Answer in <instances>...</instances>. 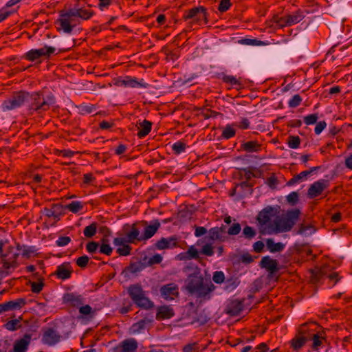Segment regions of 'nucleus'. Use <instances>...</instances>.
Masks as SVG:
<instances>
[{
  "label": "nucleus",
  "instance_id": "9d476101",
  "mask_svg": "<svg viewBox=\"0 0 352 352\" xmlns=\"http://www.w3.org/2000/svg\"><path fill=\"white\" fill-rule=\"evenodd\" d=\"M141 229H142V240L146 241L152 238L158 231L161 226V223L158 219L152 220L150 223L146 221H139Z\"/></svg>",
  "mask_w": 352,
  "mask_h": 352
},
{
  "label": "nucleus",
  "instance_id": "dca6fc26",
  "mask_svg": "<svg viewBox=\"0 0 352 352\" xmlns=\"http://www.w3.org/2000/svg\"><path fill=\"white\" fill-rule=\"evenodd\" d=\"M160 294L166 300H173L179 296L178 285L173 283L164 285L160 288Z\"/></svg>",
  "mask_w": 352,
  "mask_h": 352
},
{
  "label": "nucleus",
  "instance_id": "39448f33",
  "mask_svg": "<svg viewBox=\"0 0 352 352\" xmlns=\"http://www.w3.org/2000/svg\"><path fill=\"white\" fill-rule=\"evenodd\" d=\"M140 223L139 221L135 222L130 225L126 223L122 227V230L124 232V237H116L113 239V244L115 245H121L124 242L129 243L135 244L137 242H141L142 233H140Z\"/></svg>",
  "mask_w": 352,
  "mask_h": 352
},
{
  "label": "nucleus",
  "instance_id": "69168bd1",
  "mask_svg": "<svg viewBox=\"0 0 352 352\" xmlns=\"http://www.w3.org/2000/svg\"><path fill=\"white\" fill-rule=\"evenodd\" d=\"M318 119V113L309 114V115L304 117V122L307 125H311V124H316L317 122Z\"/></svg>",
  "mask_w": 352,
  "mask_h": 352
},
{
  "label": "nucleus",
  "instance_id": "9b49d317",
  "mask_svg": "<svg viewBox=\"0 0 352 352\" xmlns=\"http://www.w3.org/2000/svg\"><path fill=\"white\" fill-rule=\"evenodd\" d=\"M113 85L118 87H129L132 88L144 87L146 88L148 84L144 82L143 79L140 81L135 77L126 76L124 78L117 77L113 79Z\"/></svg>",
  "mask_w": 352,
  "mask_h": 352
},
{
  "label": "nucleus",
  "instance_id": "f704fd0d",
  "mask_svg": "<svg viewBox=\"0 0 352 352\" xmlns=\"http://www.w3.org/2000/svg\"><path fill=\"white\" fill-rule=\"evenodd\" d=\"M266 245L272 253L282 252L285 247L284 243L280 242L275 243L272 239H267L266 240Z\"/></svg>",
  "mask_w": 352,
  "mask_h": 352
},
{
  "label": "nucleus",
  "instance_id": "0eeeda50",
  "mask_svg": "<svg viewBox=\"0 0 352 352\" xmlns=\"http://www.w3.org/2000/svg\"><path fill=\"white\" fill-rule=\"evenodd\" d=\"M208 13L207 12L206 8L204 6H199L185 10L182 19L185 21L191 19V24L201 25L202 24L206 25L208 23Z\"/></svg>",
  "mask_w": 352,
  "mask_h": 352
},
{
  "label": "nucleus",
  "instance_id": "cd10ccee",
  "mask_svg": "<svg viewBox=\"0 0 352 352\" xmlns=\"http://www.w3.org/2000/svg\"><path fill=\"white\" fill-rule=\"evenodd\" d=\"M145 268V265L141 261L131 262L122 271L124 276H129L131 274H137Z\"/></svg>",
  "mask_w": 352,
  "mask_h": 352
},
{
  "label": "nucleus",
  "instance_id": "ddd939ff",
  "mask_svg": "<svg viewBox=\"0 0 352 352\" xmlns=\"http://www.w3.org/2000/svg\"><path fill=\"white\" fill-rule=\"evenodd\" d=\"M138 347V343L135 339L128 338L113 347V352H135Z\"/></svg>",
  "mask_w": 352,
  "mask_h": 352
},
{
  "label": "nucleus",
  "instance_id": "13d9d810",
  "mask_svg": "<svg viewBox=\"0 0 352 352\" xmlns=\"http://www.w3.org/2000/svg\"><path fill=\"white\" fill-rule=\"evenodd\" d=\"M287 202L292 205V206H295L298 201V199H299V195L297 192L296 191H294V192H290L287 196Z\"/></svg>",
  "mask_w": 352,
  "mask_h": 352
},
{
  "label": "nucleus",
  "instance_id": "2eb2a0df",
  "mask_svg": "<svg viewBox=\"0 0 352 352\" xmlns=\"http://www.w3.org/2000/svg\"><path fill=\"white\" fill-rule=\"evenodd\" d=\"M274 212L275 210L273 207L267 206L258 213L256 219L261 226L260 230L268 226L270 223H273L270 221V219L274 216Z\"/></svg>",
  "mask_w": 352,
  "mask_h": 352
},
{
  "label": "nucleus",
  "instance_id": "4d7b16f0",
  "mask_svg": "<svg viewBox=\"0 0 352 352\" xmlns=\"http://www.w3.org/2000/svg\"><path fill=\"white\" fill-rule=\"evenodd\" d=\"M19 322V319L11 320L6 322L5 327L9 331H15L20 327Z\"/></svg>",
  "mask_w": 352,
  "mask_h": 352
},
{
  "label": "nucleus",
  "instance_id": "3c124183",
  "mask_svg": "<svg viewBox=\"0 0 352 352\" xmlns=\"http://www.w3.org/2000/svg\"><path fill=\"white\" fill-rule=\"evenodd\" d=\"M36 251H37V249L36 248L35 246L25 245V247L23 248V251L21 253V255L23 257L29 258L33 254H34Z\"/></svg>",
  "mask_w": 352,
  "mask_h": 352
},
{
  "label": "nucleus",
  "instance_id": "412c9836",
  "mask_svg": "<svg viewBox=\"0 0 352 352\" xmlns=\"http://www.w3.org/2000/svg\"><path fill=\"white\" fill-rule=\"evenodd\" d=\"M244 304L243 300L238 299L231 300L226 308V313L230 316H239L243 310Z\"/></svg>",
  "mask_w": 352,
  "mask_h": 352
},
{
  "label": "nucleus",
  "instance_id": "774afa93",
  "mask_svg": "<svg viewBox=\"0 0 352 352\" xmlns=\"http://www.w3.org/2000/svg\"><path fill=\"white\" fill-rule=\"evenodd\" d=\"M89 260V258L87 255H83V256L78 257L76 259V263L78 267H80L81 268H85L87 266Z\"/></svg>",
  "mask_w": 352,
  "mask_h": 352
},
{
  "label": "nucleus",
  "instance_id": "ea45409f",
  "mask_svg": "<svg viewBox=\"0 0 352 352\" xmlns=\"http://www.w3.org/2000/svg\"><path fill=\"white\" fill-rule=\"evenodd\" d=\"M208 237L212 241H224L226 236H221L219 233V227H214L209 230Z\"/></svg>",
  "mask_w": 352,
  "mask_h": 352
},
{
  "label": "nucleus",
  "instance_id": "a19ab883",
  "mask_svg": "<svg viewBox=\"0 0 352 352\" xmlns=\"http://www.w3.org/2000/svg\"><path fill=\"white\" fill-rule=\"evenodd\" d=\"M271 21L274 23L276 24V25L279 28H284L285 27H289L286 23V22L287 21L286 15L280 16L278 14H274L272 16Z\"/></svg>",
  "mask_w": 352,
  "mask_h": 352
},
{
  "label": "nucleus",
  "instance_id": "f3484780",
  "mask_svg": "<svg viewBox=\"0 0 352 352\" xmlns=\"http://www.w3.org/2000/svg\"><path fill=\"white\" fill-rule=\"evenodd\" d=\"M26 304V300L23 298H19L14 300L8 301L0 304V314L3 312L10 310L20 309Z\"/></svg>",
  "mask_w": 352,
  "mask_h": 352
},
{
  "label": "nucleus",
  "instance_id": "864d4df0",
  "mask_svg": "<svg viewBox=\"0 0 352 352\" xmlns=\"http://www.w3.org/2000/svg\"><path fill=\"white\" fill-rule=\"evenodd\" d=\"M238 43L242 45L256 46L260 45L262 41L256 38H242L239 40Z\"/></svg>",
  "mask_w": 352,
  "mask_h": 352
},
{
  "label": "nucleus",
  "instance_id": "2f4dec72",
  "mask_svg": "<svg viewBox=\"0 0 352 352\" xmlns=\"http://www.w3.org/2000/svg\"><path fill=\"white\" fill-rule=\"evenodd\" d=\"M138 124L139 131L138 132L137 135L138 138H142L151 132L153 123L147 120H144L142 122L138 123Z\"/></svg>",
  "mask_w": 352,
  "mask_h": 352
},
{
  "label": "nucleus",
  "instance_id": "393cba45",
  "mask_svg": "<svg viewBox=\"0 0 352 352\" xmlns=\"http://www.w3.org/2000/svg\"><path fill=\"white\" fill-rule=\"evenodd\" d=\"M320 168V166H314L310 168L309 170H304L299 174L294 175L286 184L288 186H294V184L307 179V177L314 171Z\"/></svg>",
  "mask_w": 352,
  "mask_h": 352
},
{
  "label": "nucleus",
  "instance_id": "7ed1b4c3",
  "mask_svg": "<svg viewBox=\"0 0 352 352\" xmlns=\"http://www.w3.org/2000/svg\"><path fill=\"white\" fill-rule=\"evenodd\" d=\"M300 214L298 209L289 210L285 217L275 220L266 228L261 229L260 233L263 235L276 234L280 232H287L292 230L298 220Z\"/></svg>",
  "mask_w": 352,
  "mask_h": 352
},
{
  "label": "nucleus",
  "instance_id": "a878e982",
  "mask_svg": "<svg viewBox=\"0 0 352 352\" xmlns=\"http://www.w3.org/2000/svg\"><path fill=\"white\" fill-rule=\"evenodd\" d=\"M72 272L70 263L65 262L57 267L55 275L61 280H66L71 277Z\"/></svg>",
  "mask_w": 352,
  "mask_h": 352
},
{
  "label": "nucleus",
  "instance_id": "423d86ee",
  "mask_svg": "<svg viewBox=\"0 0 352 352\" xmlns=\"http://www.w3.org/2000/svg\"><path fill=\"white\" fill-rule=\"evenodd\" d=\"M28 91L20 90L13 92L10 97L6 99L1 104L3 111L16 109L22 107L28 100Z\"/></svg>",
  "mask_w": 352,
  "mask_h": 352
},
{
  "label": "nucleus",
  "instance_id": "052dcab7",
  "mask_svg": "<svg viewBox=\"0 0 352 352\" xmlns=\"http://www.w3.org/2000/svg\"><path fill=\"white\" fill-rule=\"evenodd\" d=\"M302 98L299 94L294 95L289 101V107L295 108L299 106L302 102Z\"/></svg>",
  "mask_w": 352,
  "mask_h": 352
},
{
  "label": "nucleus",
  "instance_id": "c9c22d12",
  "mask_svg": "<svg viewBox=\"0 0 352 352\" xmlns=\"http://www.w3.org/2000/svg\"><path fill=\"white\" fill-rule=\"evenodd\" d=\"M178 257H179L180 260L197 259L199 258V253L197 250L192 245L186 252L180 253Z\"/></svg>",
  "mask_w": 352,
  "mask_h": 352
},
{
  "label": "nucleus",
  "instance_id": "37998d69",
  "mask_svg": "<svg viewBox=\"0 0 352 352\" xmlns=\"http://www.w3.org/2000/svg\"><path fill=\"white\" fill-rule=\"evenodd\" d=\"M98 223L96 222H93L90 225L86 226L83 230V234L87 238L93 237L97 232Z\"/></svg>",
  "mask_w": 352,
  "mask_h": 352
},
{
  "label": "nucleus",
  "instance_id": "6e6552de",
  "mask_svg": "<svg viewBox=\"0 0 352 352\" xmlns=\"http://www.w3.org/2000/svg\"><path fill=\"white\" fill-rule=\"evenodd\" d=\"M55 51V47L45 45L42 48L29 50L23 55V58L29 61L34 62L41 57L48 58Z\"/></svg>",
  "mask_w": 352,
  "mask_h": 352
},
{
  "label": "nucleus",
  "instance_id": "1a4fd4ad",
  "mask_svg": "<svg viewBox=\"0 0 352 352\" xmlns=\"http://www.w3.org/2000/svg\"><path fill=\"white\" fill-rule=\"evenodd\" d=\"M13 248L9 247L8 253L1 254L0 259L1 262L3 264V268L6 270V274H9L10 272L8 270L11 268L13 270L18 267L19 265L18 263V258L19 256V253L14 252L12 253Z\"/></svg>",
  "mask_w": 352,
  "mask_h": 352
},
{
  "label": "nucleus",
  "instance_id": "338daca9",
  "mask_svg": "<svg viewBox=\"0 0 352 352\" xmlns=\"http://www.w3.org/2000/svg\"><path fill=\"white\" fill-rule=\"evenodd\" d=\"M99 247V243L96 241H89L86 245V250L89 254H94Z\"/></svg>",
  "mask_w": 352,
  "mask_h": 352
},
{
  "label": "nucleus",
  "instance_id": "a211bd4d",
  "mask_svg": "<svg viewBox=\"0 0 352 352\" xmlns=\"http://www.w3.org/2000/svg\"><path fill=\"white\" fill-rule=\"evenodd\" d=\"M60 336L53 328H47L43 331L42 341L49 346H54L60 341Z\"/></svg>",
  "mask_w": 352,
  "mask_h": 352
},
{
  "label": "nucleus",
  "instance_id": "72a5a7b5",
  "mask_svg": "<svg viewBox=\"0 0 352 352\" xmlns=\"http://www.w3.org/2000/svg\"><path fill=\"white\" fill-rule=\"evenodd\" d=\"M311 340L313 341L311 349L314 351H317L322 346L323 341L326 340L325 333L324 331L313 333Z\"/></svg>",
  "mask_w": 352,
  "mask_h": 352
},
{
  "label": "nucleus",
  "instance_id": "c756f323",
  "mask_svg": "<svg viewBox=\"0 0 352 352\" xmlns=\"http://www.w3.org/2000/svg\"><path fill=\"white\" fill-rule=\"evenodd\" d=\"M285 15L287 21L286 23L289 26H292L293 25L298 23L305 17L303 11H302L300 9L296 10L292 13L287 14Z\"/></svg>",
  "mask_w": 352,
  "mask_h": 352
},
{
  "label": "nucleus",
  "instance_id": "4be33fe9",
  "mask_svg": "<svg viewBox=\"0 0 352 352\" xmlns=\"http://www.w3.org/2000/svg\"><path fill=\"white\" fill-rule=\"evenodd\" d=\"M178 245V239L176 236H172L168 238L162 237L158 240L155 246L157 250L170 249Z\"/></svg>",
  "mask_w": 352,
  "mask_h": 352
},
{
  "label": "nucleus",
  "instance_id": "4c0bfd02",
  "mask_svg": "<svg viewBox=\"0 0 352 352\" xmlns=\"http://www.w3.org/2000/svg\"><path fill=\"white\" fill-rule=\"evenodd\" d=\"M316 230L315 227L311 224L301 223L297 233L303 236H309L314 234Z\"/></svg>",
  "mask_w": 352,
  "mask_h": 352
},
{
  "label": "nucleus",
  "instance_id": "f8f14e48",
  "mask_svg": "<svg viewBox=\"0 0 352 352\" xmlns=\"http://www.w3.org/2000/svg\"><path fill=\"white\" fill-rule=\"evenodd\" d=\"M329 186V182L327 179H321L314 182L308 188L307 197L309 199H314L318 197Z\"/></svg>",
  "mask_w": 352,
  "mask_h": 352
},
{
  "label": "nucleus",
  "instance_id": "bf43d9fd",
  "mask_svg": "<svg viewBox=\"0 0 352 352\" xmlns=\"http://www.w3.org/2000/svg\"><path fill=\"white\" fill-rule=\"evenodd\" d=\"M31 286V291L33 293L38 294L40 293L44 287V283L42 280H40L38 282H32L30 283Z\"/></svg>",
  "mask_w": 352,
  "mask_h": 352
},
{
  "label": "nucleus",
  "instance_id": "7c9ffc66",
  "mask_svg": "<svg viewBox=\"0 0 352 352\" xmlns=\"http://www.w3.org/2000/svg\"><path fill=\"white\" fill-rule=\"evenodd\" d=\"M175 315L173 308L164 305L158 308L156 318L157 320L170 319Z\"/></svg>",
  "mask_w": 352,
  "mask_h": 352
},
{
  "label": "nucleus",
  "instance_id": "b1692460",
  "mask_svg": "<svg viewBox=\"0 0 352 352\" xmlns=\"http://www.w3.org/2000/svg\"><path fill=\"white\" fill-rule=\"evenodd\" d=\"M83 297L82 295L75 293H66L63 296V302L71 307H78L83 304Z\"/></svg>",
  "mask_w": 352,
  "mask_h": 352
},
{
  "label": "nucleus",
  "instance_id": "09e8293b",
  "mask_svg": "<svg viewBox=\"0 0 352 352\" xmlns=\"http://www.w3.org/2000/svg\"><path fill=\"white\" fill-rule=\"evenodd\" d=\"M242 234L245 239L251 240L256 236V232L252 227L246 226L243 230Z\"/></svg>",
  "mask_w": 352,
  "mask_h": 352
},
{
  "label": "nucleus",
  "instance_id": "5701e85b",
  "mask_svg": "<svg viewBox=\"0 0 352 352\" xmlns=\"http://www.w3.org/2000/svg\"><path fill=\"white\" fill-rule=\"evenodd\" d=\"M203 282L204 280L201 276L190 274L186 281V289L190 295L192 296L195 294V291L198 289Z\"/></svg>",
  "mask_w": 352,
  "mask_h": 352
},
{
  "label": "nucleus",
  "instance_id": "473e14b6",
  "mask_svg": "<svg viewBox=\"0 0 352 352\" xmlns=\"http://www.w3.org/2000/svg\"><path fill=\"white\" fill-rule=\"evenodd\" d=\"M307 341V338L296 333L294 337L289 341V345L294 351H299Z\"/></svg>",
  "mask_w": 352,
  "mask_h": 352
},
{
  "label": "nucleus",
  "instance_id": "20e7f679",
  "mask_svg": "<svg viewBox=\"0 0 352 352\" xmlns=\"http://www.w3.org/2000/svg\"><path fill=\"white\" fill-rule=\"evenodd\" d=\"M127 293L137 307L144 309H150L154 307L153 302L146 296L145 291L140 283L130 285Z\"/></svg>",
  "mask_w": 352,
  "mask_h": 352
},
{
  "label": "nucleus",
  "instance_id": "de8ad7c7",
  "mask_svg": "<svg viewBox=\"0 0 352 352\" xmlns=\"http://www.w3.org/2000/svg\"><path fill=\"white\" fill-rule=\"evenodd\" d=\"M186 148V143L182 141H177L172 145V149L173 153L176 155H179L185 151Z\"/></svg>",
  "mask_w": 352,
  "mask_h": 352
},
{
  "label": "nucleus",
  "instance_id": "680f3d73",
  "mask_svg": "<svg viewBox=\"0 0 352 352\" xmlns=\"http://www.w3.org/2000/svg\"><path fill=\"white\" fill-rule=\"evenodd\" d=\"M213 281L217 284H221L225 280V275L222 271H216L212 276Z\"/></svg>",
  "mask_w": 352,
  "mask_h": 352
},
{
  "label": "nucleus",
  "instance_id": "603ef678",
  "mask_svg": "<svg viewBox=\"0 0 352 352\" xmlns=\"http://www.w3.org/2000/svg\"><path fill=\"white\" fill-rule=\"evenodd\" d=\"M78 109L81 114H89L96 109V106L94 104H82L78 107Z\"/></svg>",
  "mask_w": 352,
  "mask_h": 352
},
{
  "label": "nucleus",
  "instance_id": "5fc2aeb1",
  "mask_svg": "<svg viewBox=\"0 0 352 352\" xmlns=\"http://www.w3.org/2000/svg\"><path fill=\"white\" fill-rule=\"evenodd\" d=\"M232 6L230 0H220L218 6V10L220 12H225L228 10Z\"/></svg>",
  "mask_w": 352,
  "mask_h": 352
},
{
  "label": "nucleus",
  "instance_id": "4468645a",
  "mask_svg": "<svg viewBox=\"0 0 352 352\" xmlns=\"http://www.w3.org/2000/svg\"><path fill=\"white\" fill-rule=\"evenodd\" d=\"M42 212L48 218L53 217L56 221H58L60 217L65 213L63 205L60 204H52L50 208L45 207L43 209Z\"/></svg>",
  "mask_w": 352,
  "mask_h": 352
},
{
  "label": "nucleus",
  "instance_id": "f257e3e1",
  "mask_svg": "<svg viewBox=\"0 0 352 352\" xmlns=\"http://www.w3.org/2000/svg\"><path fill=\"white\" fill-rule=\"evenodd\" d=\"M95 12L91 9L89 5L87 7L73 8L66 11L60 10L59 18L56 21V24L58 25V30H63L65 33L71 34L76 25H72V22L74 17H79L82 20H89Z\"/></svg>",
  "mask_w": 352,
  "mask_h": 352
},
{
  "label": "nucleus",
  "instance_id": "58836bf2",
  "mask_svg": "<svg viewBox=\"0 0 352 352\" xmlns=\"http://www.w3.org/2000/svg\"><path fill=\"white\" fill-rule=\"evenodd\" d=\"M83 204L79 201H73L71 203L63 206L64 210L67 209L72 213L76 214L83 208Z\"/></svg>",
  "mask_w": 352,
  "mask_h": 352
},
{
  "label": "nucleus",
  "instance_id": "6e6d98bb",
  "mask_svg": "<svg viewBox=\"0 0 352 352\" xmlns=\"http://www.w3.org/2000/svg\"><path fill=\"white\" fill-rule=\"evenodd\" d=\"M200 253L208 256H212L214 253V248L211 244L206 243L202 247Z\"/></svg>",
  "mask_w": 352,
  "mask_h": 352
},
{
  "label": "nucleus",
  "instance_id": "e433bc0d",
  "mask_svg": "<svg viewBox=\"0 0 352 352\" xmlns=\"http://www.w3.org/2000/svg\"><path fill=\"white\" fill-rule=\"evenodd\" d=\"M296 334L307 338V340H311V336L313 333H311V329L309 327L308 323H304L300 325L297 329Z\"/></svg>",
  "mask_w": 352,
  "mask_h": 352
},
{
  "label": "nucleus",
  "instance_id": "f03ea898",
  "mask_svg": "<svg viewBox=\"0 0 352 352\" xmlns=\"http://www.w3.org/2000/svg\"><path fill=\"white\" fill-rule=\"evenodd\" d=\"M56 102V98L52 94L45 96L43 91L28 92V110L31 114L41 113L50 109Z\"/></svg>",
  "mask_w": 352,
  "mask_h": 352
},
{
  "label": "nucleus",
  "instance_id": "0e129e2a",
  "mask_svg": "<svg viewBox=\"0 0 352 352\" xmlns=\"http://www.w3.org/2000/svg\"><path fill=\"white\" fill-rule=\"evenodd\" d=\"M250 124V122L246 118H243L240 122L232 124L233 126L243 130L249 129Z\"/></svg>",
  "mask_w": 352,
  "mask_h": 352
},
{
  "label": "nucleus",
  "instance_id": "49530a36",
  "mask_svg": "<svg viewBox=\"0 0 352 352\" xmlns=\"http://www.w3.org/2000/svg\"><path fill=\"white\" fill-rule=\"evenodd\" d=\"M128 242H124L120 247L117 249L116 252L120 256H128L131 254L132 248L128 244Z\"/></svg>",
  "mask_w": 352,
  "mask_h": 352
},
{
  "label": "nucleus",
  "instance_id": "a18cd8bd",
  "mask_svg": "<svg viewBox=\"0 0 352 352\" xmlns=\"http://www.w3.org/2000/svg\"><path fill=\"white\" fill-rule=\"evenodd\" d=\"M221 79L223 82L226 84H229L232 86H239V87H241V83L239 80L236 79L233 76L223 74Z\"/></svg>",
  "mask_w": 352,
  "mask_h": 352
},
{
  "label": "nucleus",
  "instance_id": "aec40b11",
  "mask_svg": "<svg viewBox=\"0 0 352 352\" xmlns=\"http://www.w3.org/2000/svg\"><path fill=\"white\" fill-rule=\"evenodd\" d=\"M259 265L261 268L265 269L270 275L274 274L279 270L277 261L270 258L269 256H263L260 261Z\"/></svg>",
  "mask_w": 352,
  "mask_h": 352
},
{
  "label": "nucleus",
  "instance_id": "bb28decb",
  "mask_svg": "<svg viewBox=\"0 0 352 352\" xmlns=\"http://www.w3.org/2000/svg\"><path fill=\"white\" fill-rule=\"evenodd\" d=\"M214 286L210 283V285H205L203 282L198 289L195 291L194 295L198 298L209 300L210 298V292L213 291Z\"/></svg>",
  "mask_w": 352,
  "mask_h": 352
},
{
  "label": "nucleus",
  "instance_id": "6ab92c4d",
  "mask_svg": "<svg viewBox=\"0 0 352 352\" xmlns=\"http://www.w3.org/2000/svg\"><path fill=\"white\" fill-rule=\"evenodd\" d=\"M262 150V144L257 140L243 141L240 145L239 151L245 153H258Z\"/></svg>",
  "mask_w": 352,
  "mask_h": 352
},
{
  "label": "nucleus",
  "instance_id": "79ce46f5",
  "mask_svg": "<svg viewBox=\"0 0 352 352\" xmlns=\"http://www.w3.org/2000/svg\"><path fill=\"white\" fill-rule=\"evenodd\" d=\"M233 125L227 124L222 131L221 138L225 140H229L236 135V130L233 128Z\"/></svg>",
  "mask_w": 352,
  "mask_h": 352
},
{
  "label": "nucleus",
  "instance_id": "e2e57ef3",
  "mask_svg": "<svg viewBox=\"0 0 352 352\" xmlns=\"http://www.w3.org/2000/svg\"><path fill=\"white\" fill-rule=\"evenodd\" d=\"M241 230V226L239 223H234L228 230L227 234L229 235H237Z\"/></svg>",
  "mask_w": 352,
  "mask_h": 352
},
{
  "label": "nucleus",
  "instance_id": "c03bdc74",
  "mask_svg": "<svg viewBox=\"0 0 352 352\" xmlns=\"http://www.w3.org/2000/svg\"><path fill=\"white\" fill-rule=\"evenodd\" d=\"M148 322H150V320L146 318H144V319L139 320L138 322L134 323L132 325L131 328H132L133 331L135 333L141 332L142 330L145 329L146 325Z\"/></svg>",
  "mask_w": 352,
  "mask_h": 352
},
{
  "label": "nucleus",
  "instance_id": "c85d7f7f",
  "mask_svg": "<svg viewBox=\"0 0 352 352\" xmlns=\"http://www.w3.org/2000/svg\"><path fill=\"white\" fill-rule=\"evenodd\" d=\"M31 340L30 334H25L23 338L18 340L14 344V352H25Z\"/></svg>",
  "mask_w": 352,
  "mask_h": 352
},
{
  "label": "nucleus",
  "instance_id": "8fccbe9b",
  "mask_svg": "<svg viewBox=\"0 0 352 352\" xmlns=\"http://www.w3.org/2000/svg\"><path fill=\"white\" fill-rule=\"evenodd\" d=\"M287 144H288V146L291 148H293V149L298 148L300 144V139L298 136L290 135L288 138Z\"/></svg>",
  "mask_w": 352,
  "mask_h": 352
}]
</instances>
